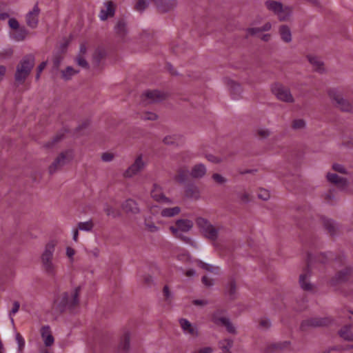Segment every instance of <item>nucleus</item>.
<instances>
[{"instance_id": "obj_26", "label": "nucleus", "mask_w": 353, "mask_h": 353, "mask_svg": "<svg viewBox=\"0 0 353 353\" xmlns=\"http://www.w3.org/2000/svg\"><path fill=\"white\" fill-rule=\"evenodd\" d=\"M307 59L312 65L314 70L319 72L324 71L323 63L320 58L314 55H307Z\"/></svg>"}, {"instance_id": "obj_21", "label": "nucleus", "mask_w": 353, "mask_h": 353, "mask_svg": "<svg viewBox=\"0 0 353 353\" xmlns=\"http://www.w3.org/2000/svg\"><path fill=\"white\" fill-rule=\"evenodd\" d=\"M121 208L127 214H137L140 212V209L137 202L130 199L125 200L122 203Z\"/></svg>"}, {"instance_id": "obj_56", "label": "nucleus", "mask_w": 353, "mask_h": 353, "mask_svg": "<svg viewBox=\"0 0 353 353\" xmlns=\"http://www.w3.org/2000/svg\"><path fill=\"white\" fill-rule=\"evenodd\" d=\"M12 52H13V51L11 48L5 49L0 53V58L1 59L10 58L12 56Z\"/></svg>"}, {"instance_id": "obj_52", "label": "nucleus", "mask_w": 353, "mask_h": 353, "mask_svg": "<svg viewBox=\"0 0 353 353\" xmlns=\"http://www.w3.org/2000/svg\"><path fill=\"white\" fill-rule=\"evenodd\" d=\"M157 117H158L155 113L151 112H145L142 115V119L144 120L155 121L157 119Z\"/></svg>"}, {"instance_id": "obj_62", "label": "nucleus", "mask_w": 353, "mask_h": 353, "mask_svg": "<svg viewBox=\"0 0 353 353\" xmlns=\"http://www.w3.org/2000/svg\"><path fill=\"white\" fill-rule=\"evenodd\" d=\"M202 282L207 287H211L214 285V280L208 277L207 276H203Z\"/></svg>"}, {"instance_id": "obj_14", "label": "nucleus", "mask_w": 353, "mask_h": 353, "mask_svg": "<svg viewBox=\"0 0 353 353\" xmlns=\"http://www.w3.org/2000/svg\"><path fill=\"white\" fill-rule=\"evenodd\" d=\"M39 13L40 9L37 3L35 4L32 9L27 13L26 17V21L27 25L30 28L34 29L37 27Z\"/></svg>"}, {"instance_id": "obj_43", "label": "nucleus", "mask_w": 353, "mask_h": 353, "mask_svg": "<svg viewBox=\"0 0 353 353\" xmlns=\"http://www.w3.org/2000/svg\"><path fill=\"white\" fill-rule=\"evenodd\" d=\"M179 140V137L176 134H171L165 136L163 142L166 145H173L175 144Z\"/></svg>"}, {"instance_id": "obj_1", "label": "nucleus", "mask_w": 353, "mask_h": 353, "mask_svg": "<svg viewBox=\"0 0 353 353\" xmlns=\"http://www.w3.org/2000/svg\"><path fill=\"white\" fill-rule=\"evenodd\" d=\"M57 245V240H49L45 243L39 256L41 270L48 276L53 278L57 276L59 271V266L54 259Z\"/></svg>"}, {"instance_id": "obj_3", "label": "nucleus", "mask_w": 353, "mask_h": 353, "mask_svg": "<svg viewBox=\"0 0 353 353\" xmlns=\"http://www.w3.org/2000/svg\"><path fill=\"white\" fill-rule=\"evenodd\" d=\"M265 6L268 10L276 15L281 21H289L292 14V8L291 6H284L280 1L275 0L265 1Z\"/></svg>"}, {"instance_id": "obj_20", "label": "nucleus", "mask_w": 353, "mask_h": 353, "mask_svg": "<svg viewBox=\"0 0 353 353\" xmlns=\"http://www.w3.org/2000/svg\"><path fill=\"white\" fill-rule=\"evenodd\" d=\"M151 196L158 202L172 203V201L163 194L161 188L157 184L153 185V188L151 190Z\"/></svg>"}, {"instance_id": "obj_55", "label": "nucleus", "mask_w": 353, "mask_h": 353, "mask_svg": "<svg viewBox=\"0 0 353 353\" xmlns=\"http://www.w3.org/2000/svg\"><path fill=\"white\" fill-rule=\"evenodd\" d=\"M103 210L108 216L115 217L114 210L111 205L105 204L104 205Z\"/></svg>"}, {"instance_id": "obj_46", "label": "nucleus", "mask_w": 353, "mask_h": 353, "mask_svg": "<svg viewBox=\"0 0 353 353\" xmlns=\"http://www.w3.org/2000/svg\"><path fill=\"white\" fill-rule=\"evenodd\" d=\"M206 158L209 161L214 163H219L226 161L225 157H216L213 154H208Z\"/></svg>"}, {"instance_id": "obj_53", "label": "nucleus", "mask_w": 353, "mask_h": 353, "mask_svg": "<svg viewBox=\"0 0 353 353\" xmlns=\"http://www.w3.org/2000/svg\"><path fill=\"white\" fill-rule=\"evenodd\" d=\"M76 62L77 63L84 68H86L88 67V63L86 61V60L83 58V57L81 55H78V57L76 58Z\"/></svg>"}, {"instance_id": "obj_61", "label": "nucleus", "mask_w": 353, "mask_h": 353, "mask_svg": "<svg viewBox=\"0 0 353 353\" xmlns=\"http://www.w3.org/2000/svg\"><path fill=\"white\" fill-rule=\"evenodd\" d=\"M224 326L228 332L231 334H236V328L231 323L230 320H229Z\"/></svg>"}, {"instance_id": "obj_6", "label": "nucleus", "mask_w": 353, "mask_h": 353, "mask_svg": "<svg viewBox=\"0 0 353 353\" xmlns=\"http://www.w3.org/2000/svg\"><path fill=\"white\" fill-rule=\"evenodd\" d=\"M147 166V161L142 154H138L133 163L124 171L123 176L126 179L133 176L141 172Z\"/></svg>"}, {"instance_id": "obj_47", "label": "nucleus", "mask_w": 353, "mask_h": 353, "mask_svg": "<svg viewBox=\"0 0 353 353\" xmlns=\"http://www.w3.org/2000/svg\"><path fill=\"white\" fill-rule=\"evenodd\" d=\"M305 126V122L303 119H295L292 122V127L294 130H301L304 128Z\"/></svg>"}, {"instance_id": "obj_8", "label": "nucleus", "mask_w": 353, "mask_h": 353, "mask_svg": "<svg viewBox=\"0 0 353 353\" xmlns=\"http://www.w3.org/2000/svg\"><path fill=\"white\" fill-rule=\"evenodd\" d=\"M328 95L335 105L343 111H350L352 109V104L344 99L341 92L336 89H330Z\"/></svg>"}, {"instance_id": "obj_51", "label": "nucleus", "mask_w": 353, "mask_h": 353, "mask_svg": "<svg viewBox=\"0 0 353 353\" xmlns=\"http://www.w3.org/2000/svg\"><path fill=\"white\" fill-rule=\"evenodd\" d=\"M258 197L263 201H267L270 199V194L267 190L260 189L258 192Z\"/></svg>"}, {"instance_id": "obj_59", "label": "nucleus", "mask_w": 353, "mask_h": 353, "mask_svg": "<svg viewBox=\"0 0 353 353\" xmlns=\"http://www.w3.org/2000/svg\"><path fill=\"white\" fill-rule=\"evenodd\" d=\"M46 65H47V62L46 61H43V62L39 64V65L38 66V68H37V73L36 74V79L37 80L39 79L41 73L42 72V71L46 68Z\"/></svg>"}, {"instance_id": "obj_42", "label": "nucleus", "mask_w": 353, "mask_h": 353, "mask_svg": "<svg viewBox=\"0 0 353 353\" xmlns=\"http://www.w3.org/2000/svg\"><path fill=\"white\" fill-rule=\"evenodd\" d=\"M76 254V250L70 246L65 248V256L68 259L70 263H73L74 261V255Z\"/></svg>"}, {"instance_id": "obj_5", "label": "nucleus", "mask_w": 353, "mask_h": 353, "mask_svg": "<svg viewBox=\"0 0 353 353\" xmlns=\"http://www.w3.org/2000/svg\"><path fill=\"white\" fill-rule=\"evenodd\" d=\"M74 159V152L72 150H66L61 152L52 161L48 167V172L53 174L65 165L69 163Z\"/></svg>"}, {"instance_id": "obj_35", "label": "nucleus", "mask_w": 353, "mask_h": 353, "mask_svg": "<svg viewBox=\"0 0 353 353\" xmlns=\"http://www.w3.org/2000/svg\"><path fill=\"white\" fill-rule=\"evenodd\" d=\"M27 34L28 31L26 30V28H21L14 30V32L12 33V38L17 41H21L25 39Z\"/></svg>"}, {"instance_id": "obj_41", "label": "nucleus", "mask_w": 353, "mask_h": 353, "mask_svg": "<svg viewBox=\"0 0 353 353\" xmlns=\"http://www.w3.org/2000/svg\"><path fill=\"white\" fill-rule=\"evenodd\" d=\"M15 339L18 345V352H23L25 347V340L20 333H16Z\"/></svg>"}, {"instance_id": "obj_63", "label": "nucleus", "mask_w": 353, "mask_h": 353, "mask_svg": "<svg viewBox=\"0 0 353 353\" xmlns=\"http://www.w3.org/2000/svg\"><path fill=\"white\" fill-rule=\"evenodd\" d=\"M114 159V155L112 153L105 152L101 155V159L105 162H110Z\"/></svg>"}, {"instance_id": "obj_28", "label": "nucleus", "mask_w": 353, "mask_h": 353, "mask_svg": "<svg viewBox=\"0 0 353 353\" xmlns=\"http://www.w3.org/2000/svg\"><path fill=\"white\" fill-rule=\"evenodd\" d=\"M185 195L188 198L198 199L200 197L199 188L194 185H190L186 187Z\"/></svg>"}, {"instance_id": "obj_10", "label": "nucleus", "mask_w": 353, "mask_h": 353, "mask_svg": "<svg viewBox=\"0 0 353 353\" xmlns=\"http://www.w3.org/2000/svg\"><path fill=\"white\" fill-rule=\"evenodd\" d=\"M193 227V223L188 219H179L176 221L175 226H170V230L176 237H180L184 241H189V239L183 238L181 232H187L190 231Z\"/></svg>"}, {"instance_id": "obj_45", "label": "nucleus", "mask_w": 353, "mask_h": 353, "mask_svg": "<svg viewBox=\"0 0 353 353\" xmlns=\"http://www.w3.org/2000/svg\"><path fill=\"white\" fill-rule=\"evenodd\" d=\"M120 347L123 350H128L130 347V334L128 332H126L124 336L123 341L121 343Z\"/></svg>"}, {"instance_id": "obj_39", "label": "nucleus", "mask_w": 353, "mask_h": 353, "mask_svg": "<svg viewBox=\"0 0 353 353\" xmlns=\"http://www.w3.org/2000/svg\"><path fill=\"white\" fill-rule=\"evenodd\" d=\"M94 228V223L92 220H89L85 222H79L77 225V228L79 230L90 232Z\"/></svg>"}, {"instance_id": "obj_33", "label": "nucleus", "mask_w": 353, "mask_h": 353, "mask_svg": "<svg viewBox=\"0 0 353 353\" xmlns=\"http://www.w3.org/2000/svg\"><path fill=\"white\" fill-rule=\"evenodd\" d=\"M188 176V170L186 168H180L176 170V174L174 176V179L182 183H184Z\"/></svg>"}, {"instance_id": "obj_44", "label": "nucleus", "mask_w": 353, "mask_h": 353, "mask_svg": "<svg viewBox=\"0 0 353 353\" xmlns=\"http://www.w3.org/2000/svg\"><path fill=\"white\" fill-rule=\"evenodd\" d=\"M324 226L330 233V234H333L336 231V224L335 223L330 219H327L324 221Z\"/></svg>"}, {"instance_id": "obj_4", "label": "nucleus", "mask_w": 353, "mask_h": 353, "mask_svg": "<svg viewBox=\"0 0 353 353\" xmlns=\"http://www.w3.org/2000/svg\"><path fill=\"white\" fill-rule=\"evenodd\" d=\"M34 65V57L28 54L24 57L17 66L14 74L15 81L23 83Z\"/></svg>"}, {"instance_id": "obj_49", "label": "nucleus", "mask_w": 353, "mask_h": 353, "mask_svg": "<svg viewBox=\"0 0 353 353\" xmlns=\"http://www.w3.org/2000/svg\"><path fill=\"white\" fill-rule=\"evenodd\" d=\"M145 227L146 230L150 232H157L159 231V228L152 221H145Z\"/></svg>"}, {"instance_id": "obj_40", "label": "nucleus", "mask_w": 353, "mask_h": 353, "mask_svg": "<svg viewBox=\"0 0 353 353\" xmlns=\"http://www.w3.org/2000/svg\"><path fill=\"white\" fill-rule=\"evenodd\" d=\"M20 308V303L17 301H14L12 303V307L9 312V317L12 323H14L13 316L19 312Z\"/></svg>"}, {"instance_id": "obj_17", "label": "nucleus", "mask_w": 353, "mask_h": 353, "mask_svg": "<svg viewBox=\"0 0 353 353\" xmlns=\"http://www.w3.org/2000/svg\"><path fill=\"white\" fill-rule=\"evenodd\" d=\"M114 32L117 37L123 41L128 38L129 30L126 22L123 19L119 20L114 26Z\"/></svg>"}, {"instance_id": "obj_31", "label": "nucleus", "mask_w": 353, "mask_h": 353, "mask_svg": "<svg viewBox=\"0 0 353 353\" xmlns=\"http://www.w3.org/2000/svg\"><path fill=\"white\" fill-rule=\"evenodd\" d=\"M352 269L351 268H345L336 274L334 281L335 283L342 282L347 279V276L352 273Z\"/></svg>"}, {"instance_id": "obj_32", "label": "nucleus", "mask_w": 353, "mask_h": 353, "mask_svg": "<svg viewBox=\"0 0 353 353\" xmlns=\"http://www.w3.org/2000/svg\"><path fill=\"white\" fill-rule=\"evenodd\" d=\"M181 212V208L178 206L173 208H164L161 212V215L163 217H173L179 214Z\"/></svg>"}, {"instance_id": "obj_2", "label": "nucleus", "mask_w": 353, "mask_h": 353, "mask_svg": "<svg viewBox=\"0 0 353 353\" xmlns=\"http://www.w3.org/2000/svg\"><path fill=\"white\" fill-rule=\"evenodd\" d=\"M80 291L81 287L77 286L69 292L59 294L54 300L52 310L59 313L73 310L79 305Z\"/></svg>"}, {"instance_id": "obj_15", "label": "nucleus", "mask_w": 353, "mask_h": 353, "mask_svg": "<svg viewBox=\"0 0 353 353\" xmlns=\"http://www.w3.org/2000/svg\"><path fill=\"white\" fill-rule=\"evenodd\" d=\"M161 12L172 10L177 5L176 0H152Z\"/></svg>"}, {"instance_id": "obj_24", "label": "nucleus", "mask_w": 353, "mask_h": 353, "mask_svg": "<svg viewBox=\"0 0 353 353\" xmlns=\"http://www.w3.org/2000/svg\"><path fill=\"white\" fill-rule=\"evenodd\" d=\"M230 320L226 316L224 315V312L222 310H217L212 315V321L217 325H225Z\"/></svg>"}, {"instance_id": "obj_30", "label": "nucleus", "mask_w": 353, "mask_h": 353, "mask_svg": "<svg viewBox=\"0 0 353 353\" xmlns=\"http://www.w3.org/2000/svg\"><path fill=\"white\" fill-rule=\"evenodd\" d=\"M79 72V70H75L72 66H68L65 70H61V79L64 81L70 80L72 77L77 74Z\"/></svg>"}, {"instance_id": "obj_34", "label": "nucleus", "mask_w": 353, "mask_h": 353, "mask_svg": "<svg viewBox=\"0 0 353 353\" xmlns=\"http://www.w3.org/2000/svg\"><path fill=\"white\" fill-rule=\"evenodd\" d=\"M339 335L345 341H353V332L349 326H345L341 328L339 331Z\"/></svg>"}, {"instance_id": "obj_18", "label": "nucleus", "mask_w": 353, "mask_h": 353, "mask_svg": "<svg viewBox=\"0 0 353 353\" xmlns=\"http://www.w3.org/2000/svg\"><path fill=\"white\" fill-rule=\"evenodd\" d=\"M41 336L46 347H51L54 343V338L52 336L50 327L49 325H43L41 327Z\"/></svg>"}, {"instance_id": "obj_54", "label": "nucleus", "mask_w": 353, "mask_h": 353, "mask_svg": "<svg viewBox=\"0 0 353 353\" xmlns=\"http://www.w3.org/2000/svg\"><path fill=\"white\" fill-rule=\"evenodd\" d=\"M332 169L338 172L343 173V174H347L346 169L344 168L343 165L339 164V163H334L332 165Z\"/></svg>"}, {"instance_id": "obj_9", "label": "nucleus", "mask_w": 353, "mask_h": 353, "mask_svg": "<svg viewBox=\"0 0 353 353\" xmlns=\"http://www.w3.org/2000/svg\"><path fill=\"white\" fill-rule=\"evenodd\" d=\"M196 223L205 236L212 240L216 238V229L207 219L199 217L196 219Z\"/></svg>"}, {"instance_id": "obj_36", "label": "nucleus", "mask_w": 353, "mask_h": 353, "mask_svg": "<svg viewBox=\"0 0 353 353\" xmlns=\"http://www.w3.org/2000/svg\"><path fill=\"white\" fill-rule=\"evenodd\" d=\"M272 132L270 129L266 128H258L255 130L256 136L261 140L267 139L270 135Z\"/></svg>"}, {"instance_id": "obj_23", "label": "nucleus", "mask_w": 353, "mask_h": 353, "mask_svg": "<svg viewBox=\"0 0 353 353\" xmlns=\"http://www.w3.org/2000/svg\"><path fill=\"white\" fill-rule=\"evenodd\" d=\"M206 167L202 163H198L192 168L190 175L194 179H201L206 174Z\"/></svg>"}, {"instance_id": "obj_27", "label": "nucleus", "mask_w": 353, "mask_h": 353, "mask_svg": "<svg viewBox=\"0 0 353 353\" xmlns=\"http://www.w3.org/2000/svg\"><path fill=\"white\" fill-rule=\"evenodd\" d=\"M279 32L282 41L290 43L292 41V33L290 28L286 25H282L279 28Z\"/></svg>"}, {"instance_id": "obj_37", "label": "nucleus", "mask_w": 353, "mask_h": 353, "mask_svg": "<svg viewBox=\"0 0 353 353\" xmlns=\"http://www.w3.org/2000/svg\"><path fill=\"white\" fill-rule=\"evenodd\" d=\"M233 341L226 339L219 342V347L223 350L222 353H232L230 350L232 347Z\"/></svg>"}, {"instance_id": "obj_13", "label": "nucleus", "mask_w": 353, "mask_h": 353, "mask_svg": "<svg viewBox=\"0 0 353 353\" xmlns=\"http://www.w3.org/2000/svg\"><path fill=\"white\" fill-rule=\"evenodd\" d=\"M225 295L230 301H234L238 297L236 281L234 277H231L225 286Z\"/></svg>"}, {"instance_id": "obj_16", "label": "nucleus", "mask_w": 353, "mask_h": 353, "mask_svg": "<svg viewBox=\"0 0 353 353\" xmlns=\"http://www.w3.org/2000/svg\"><path fill=\"white\" fill-rule=\"evenodd\" d=\"M327 180L335 184L339 189L345 190L348 186V181L346 179L338 176L336 174L328 172L326 175Z\"/></svg>"}, {"instance_id": "obj_7", "label": "nucleus", "mask_w": 353, "mask_h": 353, "mask_svg": "<svg viewBox=\"0 0 353 353\" xmlns=\"http://www.w3.org/2000/svg\"><path fill=\"white\" fill-rule=\"evenodd\" d=\"M271 91L279 101L289 103H292L294 101L290 90L279 83H273L271 85Z\"/></svg>"}, {"instance_id": "obj_12", "label": "nucleus", "mask_w": 353, "mask_h": 353, "mask_svg": "<svg viewBox=\"0 0 353 353\" xmlns=\"http://www.w3.org/2000/svg\"><path fill=\"white\" fill-rule=\"evenodd\" d=\"M330 321L328 318H312L303 321L301 323V328L302 330H305L309 327L324 326L328 325Z\"/></svg>"}, {"instance_id": "obj_11", "label": "nucleus", "mask_w": 353, "mask_h": 353, "mask_svg": "<svg viewBox=\"0 0 353 353\" xmlns=\"http://www.w3.org/2000/svg\"><path fill=\"white\" fill-rule=\"evenodd\" d=\"M179 321L181 328L184 334L188 335L189 336L192 338H196L199 336V330L195 325L191 323L186 319H179Z\"/></svg>"}, {"instance_id": "obj_25", "label": "nucleus", "mask_w": 353, "mask_h": 353, "mask_svg": "<svg viewBox=\"0 0 353 353\" xmlns=\"http://www.w3.org/2000/svg\"><path fill=\"white\" fill-rule=\"evenodd\" d=\"M144 96L148 103L158 102L164 99V94L158 90L147 91Z\"/></svg>"}, {"instance_id": "obj_19", "label": "nucleus", "mask_w": 353, "mask_h": 353, "mask_svg": "<svg viewBox=\"0 0 353 353\" xmlns=\"http://www.w3.org/2000/svg\"><path fill=\"white\" fill-rule=\"evenodd\" d=\"M114 12V3L112 1H106L103 3V8L101 10L99 17L101 21H105L108 17H113Z\"/></svg>"}, {"instance_id": "obj_64", "label": "nucleus", "mask_w": 353, "mask_h": 353, "mask_svg": "<svg viewBox=\"0 0 353 353\" xmlns=\"http://www.w3.org/2000/svg\"><path fill=\"white\" fill-rule=\"evenodd\" d=\"M248 35H255L259 32H261L260 28H249L246 30Z\"/></svg>"}, {"instance_id": "obj_50", "label": "nucleus", "mask_w": 353, "mask_h": 353, "mask_svg": "<svg viewBox=\"0 0 353 353\" xmlns=\"http://www.w3.org/2000/svg\"><path fill=\"white\" fill-rule=\"evenodd\" d=\"M212 178L216 183L220 185L224 184L227 182V179L218 173L213 174Z\"/></svg>"}, {"instance_id": "obj_48", "label": "nucleus", "mask_w": 353, "mask_h": 353, "mask_svg": "<svg viewBox=\"0 0 353 353\" xmlns=\"http://www.w3.org/2000/svg\"><path fill=\"white\" fill-rule=\"evenodd\" d=\"M148 6V2L146 0H139L135 6L136 10L143 12Z\"/></svg>"}, {"instance_id": "obj_22", "label": "nucleus", "mask_w": 353, "mask_h": 353, "mask_svg": "<svg viewBox=\"0 0 353 353\" xmlns=\"http://www.w3.org/2000/svg\"><path fill=\"white\" fill-rule=\"evenodd\" d=\"M310 276V272L307 270L305 272L301 274L299 276V284L301 288L308 292H312L314 289V285L310 282L309 277Z\"/></svg>"}, {"instance_id": "obj_57", "label": "nucleus", "mask_w": 353, "mask_h": 353, "mask_svg": "<svg viewBox=\"0 0 353 353\" xmlns=\"http://www.w3.org/2000/svg\"><path fill=\"white\" fill-rule=\"evenodd\" d=\"M8 25L9 26L16 30H18L19 29V22L17 21V19H14V18H12V19H10L9 21H8Z\"/></svg>"}, {"instance_id": "obj_58", "label": "nucleus", "mask_w": 353, "mask_h": 353, "mask_svg": "<svg viewBox=\"0 0 353 353\" xmlns=\"http://www.w3.org/2000/svg\"><path fill=\"white\" fill-rule=\"evenodd\" d=\"M238 196L243 203H248L250 201V194L247 192L239 193Z\"/></svg>"}, {"instance_id": "obj_29", "label": "nucleus", "mask_w": 353, "mask_h": 353, "mask_svg": "<svg viewBox=\"0 0 353 353\" xmlns=\"http://www.w3.org/2000/svg\"><path fill=\"white\" fill-rule=\"evenodd\" d=\"M227 84L230 90L231 94L233 95V98L234 99H237L241 92L240 85L233 80H228Z\"/></svg>"}, {"instance_id": "obj_60", "label": "nucleus", "mask_w": 353, "mask_h": 353, "mask_svg": "<svg viewBox=\"0 0 353 353\" xmlns=\"http://www.w3.org/2000/svg\"><path fill=\"white\" fill-rule=\"evenodd\" d=\"M259 325L263 329H268L270 327L271 323L268 319H262L260 321Z\"/></svg>"}, {"instance_id": "obj_38", "label": "nucleus", "mask_w": 353, "mask_h": 353, "mask_svg": "<svg viewBox=\"0 0 353 353\" xmlns=\"http://www.w3.org/2000/svg\"><path fill=\"white\" fill-rule=\"evenodd\" d=\"M197 265L206 271L211 272L214 274L219 273V268L217 266H214L212 265L205 263L201 261H197Z\"/></svg>"}]
</instances>
